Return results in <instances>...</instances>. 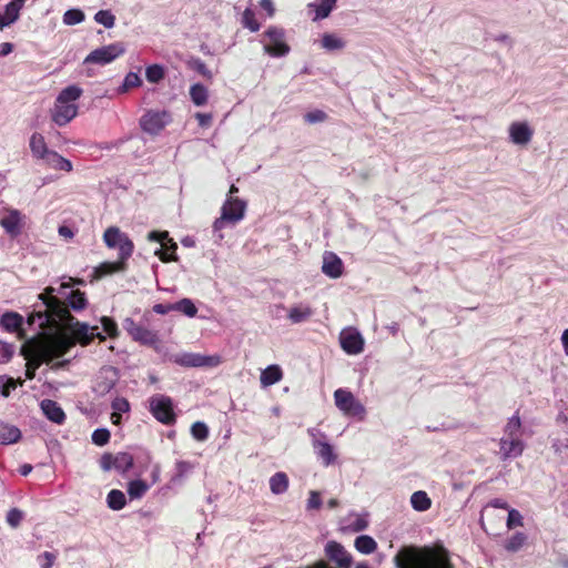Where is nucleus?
<instances>
[{
	"instance_id": "nucleus-1",
	"label": "nucleus",
	"mask_w": 568,
	"mask_h": 568,
	"mask_svg": "<svg viewBox=\"0 0 568 568\" xmlns=\"http://www.w3.org/2000/svg\"><path fill=\"white\" fill-rule=\"evenodd\" d=\"M54 287L48 286L39 295V300L42 301L44 310L34 311L28 317V323L31 325L37 320L40 321V328H49L55 331V334H62L74 341V345L80 343L81 345H89L94 337L104 341L105 337L101 333H94L98 329L97 326L92 327V332H89V326L85 323H81L70 313L67 305L59 297L54 296Z\"/></svg>"
},
{
	"instance_id": "nucleus-2",
	"label": "nucleus",
	"mask_w": 568,
	"mask_h": 568,
	"mask_svg": "<svg viewBox=\"0 0 568 568\" xmlns=\"http://www.w3.org/2000/svg\"><path fill=\"white\" fill-rule=\"evenodd\" d=\"M74 346V341L62 334L48 335L42 339L32 338L21 347V355L27 359L26 377L33 379L42 363H51L62 357Z\"/></svg>"
},
{
	"instance_id": "nucleus-3",
	"label": "nucleus",
	"mask_w": 568,
	"mask_h": 568,
	"mask_svg": "<svg viewBox=\"0 0 568 568\" xmlns=\"http://www.w3.org/2000/svg\"><path fill=\"white\" fill-rule=\"evenodd\" d=\"M396 568H454L443 546H403L394 557Z\"/></svg>"
},
{
	"instance_id": "nucleus-4",
	"label": "nucleus",
	"mask_w": 568,
	"mask_h": 568,
	"mask_svg": "<svg viewBox=\"0 0 568 568\" xmlns=\"http://www.w3.org/2000/svg\"><path fill=\"white\" fill-rule=\"evenodd\" d=\"M103 242L109 248H118L115 262H103L94 268L93 277L100 280L114 273H121L128 268V260L134 252V243L118 226H110L103 233Z\"/></svg>"
},
{
	"instance_id": "nucleus-5",
	"label": "nucleus",
	"mask_w": 568,
	"mask_h": 568,
	"mask_svg": "<svg viewBox=\"0 0 568 568\" xmlns=\"http://www.w3.org/2000/svg\"><path fill=\"white\" fill-rule=\"evenodd\" d=\"M82 92L80 87L72 84L59 93L51 111V118L55 124L63 126L77 116L78 105L74 102L80 99Z\"/></svg>"
},
{
	"instance_id": "nucleus-6",
	"label": "nucleus",
	"mask_w": 568,
	"mask_h": 568,
	"mask_svg": "<svg viewBox=\"0 0 568 568\" xmlns=\"http://www.w3.org/2000/svg\"><path fill=\"white\" fill-rule=\"evenodd\" d=\"M334 403L346 417L363 420L366 416L364 405L346 388H337L334 392Z\"/></svg>"
},
{
	"instance_id": "nucleus-7",
	"label": "nucleus",
	"mask_w": 568,
	"mask_h": 568,
	"mask_svg": "<svg viewBox=\"0 0 568 568\" xmlns=\"http://www.w3.org/2000/svg\"><path fill=\"white\" fill-rule=\"evenodd\" d=\"M246 211V202L236 197L229 196L221 209V216L216 219L213 223V229L219 231L224 227L226 222L235 224L240 222Z\"/></svg>"
},
{
	"instance_id": "nucleus-8",
	"label": "nucleus",
	"mask_w": 568,
	"mask_h": 568,
	"mask_svg": "<svg viewBox=\"0 0 568 568\" xmlns=\"http://www.w3.org/2000/svg\"><path fill=\"white\" fill-rule=\"evenodd\" d=\"M150 412L158 422L164 425H174L176 422L173 402L169 396L156 395L151 397Z\"/></svg>"
},
{
	"instance_id": "nucleus-9",
	"label": "nucleus",
	"mask_w": 568,
	"mask_h": 568,
	"mask_svg": "<svg viewBox=\"0 0 568 568\" xmlns=\"http://www.w3.org/2000/svg\"><path fill=\"white\" fill-rule=\"evenodd\" d=\"M123 327L134 342L158 349L160 338L156 332H153L148 327L135 323L130 317L123 321Z\"/></svg>"
},
{
	"instance_id": "nucleus-10",
	"label": "nucleus",
	"mask_w": 568,
	"mask_h": 568,
	"mask_svg": "<svg viewBox=\"0 0 568 568\" xmlns=\"http://www.w3.org/2000/svg\"><path fill=\"white\" fill-rule=\"evenodd\" d=\"M264 36L268 39V42L264 44V51L271 57H284L291 48L285 41V31L278 27H270Z\"/></svg>"
},
{
	"instance_id": "nucleus-11",
	"label": "nucleus",
	"mask_w": 568,
	"mask_h": 568,
	"mask_svg": "<svg viewBox=\"0 0 568 568\" xmlns=\"http://www.w3.org/2000/svg\"><path fill=\"white\" fill-rule=\"evenodd\" d=\"M125 52V48L121 42L111 43L93 50L83 61L84 64L104 65L111 63Z\"/></svg>"
},
{
	"instance_id": "nucleus-12",
	"label": "nucleus",
	"mask_w": 568,
	"mask_h": 568,
	"mask_svg": "<svg viewBox=\"0 0 568 568\" xmlns=\"http://www.w3.org/2000/svg\"><path fill=\"white\" fill-rule=\"evenodd\" d=\"M171 114L168 111H148L140 120L141 129L155 135L160 133L170 122Z\"/></svg>"
},
{
	"instance_id": "nucleus-13",
	"label": "nucleus",
	"mask_w": 568,
	"mask_h": 568,
	"mask_svg": "<svg viewBox=\"0 0 568 568\" xmlns=\"http://www.w3.org/2000/svg\"><path fill=\"white\" fill-rule=\"evenodd\" d=\"M134 458L131 454L121 452L118 454L104 453L100 458V466L104 471L112 468L120 473H125L133 467Z\"/></svg>"
},
{
	"instance_id": "nucleus-14",
	"label": "nucleus",
	"mask_w": 568,
	"mask_h": 568,
	"mask_svg": "<svg viewBox=\"0 0 568 568\" xmlns=\"http://www.w3.org/2000/svg\"><path fill=\"white\" fill-rule=\"evenodd\" d=\"M54 296L61 301L65 298L68 303L63 302L67 307L73 311H82L87 307L88 301L85 294L80 290H73L69 283H62L59 288H54Z\"/></svg>"
},
{
	"instance_id": "nucleus-15",
	"label": "nucleus",
	"mask_w": 568,
	"mask_h": 568,
	"mask_svg": "<svg viewBox=\"0 0 568 568\" xmlns=\"http://www.w3.org/2000/svg\"><path fill=\"white\" fill-rule=\"evenodd\" d=\"M324 552L326 558L335 564L337 568H352L353 557L341 542L328 541L325 545Z\"/></svg>"
},
{
	"instance_id": "nucleus-16",
	"label": "nucleus",
	"mask_w": 568,
	"mask_h": 568,
	"mask_svg": "<svg viewBox=\"0 0 568 568\" xmlns=\"http://www.w3.org/2000/svg\"><path fill=\"white\" fill-rule=\"evenodd\" d=\"M119 381V372L113 366H104L100 369L94 384L93 392L100 396H104L111 392Z\"/></svg>"
},
{
	"instance_id": "nucleus-17",
	"label": "nucleus",
	"mask_w": 568,
	"mask_h": 568,
	"mask_svg": "<svg viewBox=\"0 0 568 568\" xmlns=\"http://www.w3.org/2000/svg\"><path fill=\"white\" fill-rule=\"evenodd\" d=\"M342 349L348 355H357L364 351V338L361 333L353 327L345 328L339 334Z\"/></svg>"
},
{
	"instance_id": "nucleus-18",
	"label": "nucleus",
	"mask_w": 568,
	"mask_h": 568,
	"mask_svg": "<svg viewBox=\"0 0 568 568\" xmlns=\"http://www.w3.org/2000/svg\"><path fill=\"white\" fill-rule=\"evenodd\" d=\"M7 215L0 219V226L11 237H17L23 226V215L17 209H6Z\"/></svg>"
},
{
	"instance_id": "nucleus-19",
	"label": "nucleus",
	"mask_w": 568,
	"mask_h": 568,
	"mask_svg": "<svg viewBox=\"0 0 568 568\" xmlns=\"http://www.w3.org/2000/svg\"><path fill=\"white\" fill-rule=\"evenodd\" d=\"M322 272L331 278L341 277L344 272L343 261L335 253L325 252L323 256Z\"/></svg>"
},
{
	"instance_id": "nucleus-20",
	"label": "nucleus",
	"mask_w": 568,
	"mask_h": 568,
	"mask_svg": "<svg viewBox=\"0 0 568 568\" xmlns=\"http://www.w3.org/2000/svg\"><path fill=\"white\" fill-rule=\"evenodd\" d=\"M532 135L534 131L526 122H513L509 126V136L515 144H528Z\"/></svg>"
},
{
	"instance_id": "nucleus-21",
	"label": "nucleus",
	"mask_w": 568,
	"mask_h": 568,
	"mask_svg": "<svg viewBox=\"0 0 568 568\" xmlns=\"http://www.w3.org/2000/svg\"><path fill=\"white\" fill-rule=\"evenodd\" d=\"M23 317L17 312H6L0 317V327L9 333H17L20 338L24 336L22 329Z\"/></svg>"
},
{
	"instance_id": "nucleus-22",
	"label": "nucleus",
	"mask_w": 568,
	"mask_h": 568,
	"mask_svg": "<svg viewBox=\"0 0 568 568\" xmlns=\"http://www.w3.org/2000/svg\"><path fill=\"white\" fill-rule=\"evenodd\" d=\"M173 362L185 367H200L205 365H215L219 363V361L213 362L212 357L191 353L175 355L173 357Z\"/></svg>"
},
{
	"instance_id": "nucleus-23",
	"label": "nucleus",
	"mask_w": 568,
	"mask_h": 568,
	"mask_svg": "<svg viewBox=\"0 0 568 568\" xmlns=\"http://www.w3.org/2000/svg\"><path fill=\"white\" fill-rule=\"evenodd\" d=\"M499 446L503 459L518 457L524 452V442L520 437H503Z\"/></svg>"
},
{
	"instance_id": "nucleus-24",
	"label": "nucleus",
	"mask_w": 568,
	"mask_h": 568,
	"mask_svg": "<svg viewBox=\"0 0 568 568\" xmlns=\"http://www.w3.org/2000/svg\"><path fill=\"white\" fill-rule=\"evenodd\" d=\"M41 406V409L43 412V414L45 415V417L55 423V424H63L64 420H65V413L63 412V409L61 408V406L55 402V400H52V399H43L40 404Z\"/></svg>"
},
{
	"instance_id": "nucleus-25",
	"label": "nucleus",
	"mask_w": 568,
	"mask_h": 568,
	"mask_svg": "<svg viewBox=\"0 0 568 568\" xmlns=\"http://www.w3.org/2000/svg\"><path fill=\"white\" fill-rule=\"evenodd\" d=\"M313 448L317 456L322 459L323 465L329 466L335 463L337 456L334 453L333 446L326 440L316 438L313 440Z\"/></svg>"
},
{
	"instance_id": "nucleus-26",
	"label": "nucleus",
	"mask_w": 568,
	"mask_h": 568,
	"mask_svg": "<svg viewBox=\"0 0 568 568\" xmlns=\"http://www.w3.org/2000/svg\"><path fill=\"white\" fill-rule=\"evenodd\" d=\"M27 0H12L6 6L4 16H0V29L13 23L19 19L20 10Z\"/></svg>"
},
{
	"instance_id": "nucleus-27",
	"label": "nucleus",
	"mask_w": 568,
	"mask_h": 568,
	"mask_svg": "<svg viewBox=\"0 0 568 568\" xmlns=\"http://www.w3.org/2000/svg\"><path fill=\"white\" fill-rule=\"evenodd\" d=\"M314 315V310L310 305L297 304L290 308L287 318L293 324H300L308 321Z\"/></svg>"
},
{
	"instance_id": "nucleus-28",
	"label": "nucleus",
	"mask_w": 568,
	"mask_h": 568,
	"mask_svg": "<svg viewBox=\"0 0 568 568\" xmlns=\"http://www.w3.org/2000/svg\"><path fill=\"white\" fill-rule=\"evenodd\" d=\"M43 161L49 168L57 171L71 172L73 169L72 163L68 159L52 150L47 153V156L43 159Z\"/></svg>"
},
{
	"instance_id": "nucleus-29",
	"label": "nucleus",
	"mask_w": 568,
	"mask_h": 568,
	"mask_svg": "<svg viewBox=\"0 0 568 568\" xmlns=\"http://www.w3.org/2000/svg\"><path fill=\"white\" fill-rule=\"evenodd\" d=\"M283 378V371L278 365H270L262 371L260 382L263 387L272 386Z\"/></svg>"
},
{
	"instance_id": "nucleus-30",
	"label": "nucleus",
	"mask_w": 568,
	"mask_h": 568,
	"mask_svg": "<svg viewBox=\"0 0 568 568\" xmlns=\"http://www.w3.org/2000/svg\"><path fill=\"white\" fill-rule=\"evenodd\" d=\"M21 438V430L8 423L0 422V444L10 445L19 442Z\"/></svg>"
},
{
	"instance_id": "nucleus-31",
	"label": "nucleus",
	"mask_w": 568,
	"mask_h": 568,
	"mask_svg": "<svg viewBox=\"0 0 568 568\" xmlns=\"http://www.w3.org/2000/svg\"><path fill=\"white\" fill-rule=\"evenodd\" d=\"M30 149L34 158L43 160L51 150L48 149L44 136L33 133L30 138Z\"/></svg>"
},
{
	"instance_id": "nucleus-32",
	"label": "nucleus",
	"mask_w": 568,
	"mask_h": 568,
	"mask_svg": "<svg viewBox=\"0 0 568 568\" xmlns=\"http://www.w3.org/2000/svg\"><path fill=\"white\" fill-rule=\"evenodd\" d=\"M288 477L283 471H277L270 478V489L275 495L284 494L288 489Z\"/></svg>"
},
{
	"instance_id": "nucleus-33",
	"label": "nucleus",
	"mask_w": 568,
	"mask_h": 568,
	"mask_svg": "<svg viewBox=\"0 0 568 568\" xmlns=\"http://www.w3.org/2000/svg\"><path fill=\"white\" fill-rule=\"evenodd\" d=\"M337 0H322L318 4L310 3L308 8L315 11L314 21L327 18L336 6Z\"/></svg>"
},
{
	"instance_id": "nucleus-34",
	"label": "nucleus",
	"mask_w": 568,
	"mask_h": 568,
	"mask_svg": "<svg viewBox=\"0 0 568 568\" xmlns=\"http://www.w3.org/2000/svg\"><path fill=\"white\" fill-rule=\"evenodd\" d=\"M190 98L196 106H202L207 102L209 91L202 83H195L190 88Z\"/></svg>"
},
{
	"instance_id": "nucleus-35",
	"label": "nucleus",
	"mask_w": 568,
	"mask_h": 568,
	"mask_svg": "<svg viewBox=\"0 0 568 568\" xmlns=\"http://www.w3.org/2000/svg\"><path fill=\"white\" fill-rule=\"evenodd\" d=\"M410 504L415 510L426 511L432 507V499L424 490H417L413 493Z\"/></svg>"
},
{
	"instance_id": "nucleus-36",
	"label": "nucleus",
	"mask_w": 568,
	"mask_h": 568,
	"mask_svg": "<svg viewBox=\"0 0 568 568\" xmlns=\"http://www.w3.org/2000/svg\"><path fill=\"white\" fill-rule=\"evenodd\" d=\"M354 546L357 551L365 555H369L377 549V542L368 535L358 536L354 541Z\"/></svg>"
},
{
	"instance_id": "nucleus-37",
	"label": "nucleus",
	"mask_w": 568,
	"mask_h": 568,
	"mask_svg": "<svg viewBox=\"0 0 568 568\" xmlns=\"http://www.w3.org/2000/svg\"><path fill=\"white\" fill-rule=\"evenodd\" d=\"M162 246L164 251L156 252L162 262L166 263L178 260V256L175 254L178 250V244L173 241V239L169 237L168 241H165Z\"/></svg>"
},
{
	"instance_id": "nucleus-38",
	"label": "nucleus",
	"mask_w": 568,
	"mask_h": 568,
	"mask_svg": "<svg viewBox=\"0 0 568 568\" xmlns=\"http://www.w3.org/2000/svg\"><path fill=\"white\" fill-rule=\"evenodd\" d=\"M149 485L142 479H134L128 484V494L131 499H139L145 495Z\"/></svg>"
},
{
	"instance_id": "nucleus-39",
	"label": "nucleus",
	"mask_w": 568,
	"mask_h": 568,
	"mask_svg": "<svg viewBox=\"0 0 568 568\" xmlns=\"http://www.w3.org/2000/svg\"><path fill=\"white\" fill-rule=\"evenodd\" d=\"M108 506L113 510H121L126 504L125 495L119 489H112L106 496Z\"/></svg>"
},
{
	"instance_id": "nucleus-40",
	"label": "nucleus",
	"mask_w": 568,
	"mask_h": 568,
	"mask_svg": "<svg viewBox=\"0 0 568 568\" xmlns=\"http://www.w3.org/2000/svg\"><path fill=\"white\" fill-rule=\"evenodd\" d=\"M241 23L244 28L251 32H257L261 28V23L256 19L255 12L251 8H246L242 13Z\"/></svg>"
},
{
	"instance_id": "nucleus-41",
	"label": "nucleus",
	"mask_w": 568,
	"mask_h": 568,
	"mask_svg": "<svg viewBox=\"0 0 568 568\" xmlns=\"http://www.w3.org/2000/svg\"><path fill=\"white\" fill-rule=\"evenodd\" d=\"M521 429V420L519 412L517 410L513 417H510L505 425L504 432L506 437H519Z\"/></svg>"
},
{
	"instance_id": "nucleus-42",
	"label": "nucleus",
	"mask_w": 568,
	"mask_h": 568,
	"mask_svg": "<svg viewBox=\"0 0 568 568\" xmlns=\"http://www.w3.org/2000/svg\"><path fill=\"white\" fill-rule=\"evenodd\" d=\"M322 45L327 50H339L344 48L345 43L335 34L325 33L322 38Z\"/></svg>"
},
{
	"instance_id": "nucleus-43",
	"label": "nucleus",
	"mask_w": 568,
	"mask_h": 568,
	"mask_svg": "<svg viewBox=\"0 0 568 568\" xmlns=\"http://www.w3.org/2000/svg\"><path fill=\"white\" fill-rule=\"evenodd\" d=\"M174 310L182 312L189 317H194L197 313V308L194 303L189 298H183L174 305Z\"/></svg>"
},
{
	"instance_id": "nucleus-44",
	"label": "nucleus",
	"mask_w": 568,
	"mask_h": 568,
	"mask_svg": "<svg viewBox=\"0 0 568 568\" xmlns=\"http://www.w3.org/2000/svg\"><path fill=\"white\" fill-rule=\"evenodd\" d=\"M84 13L79 9H69L63 14V22L68 26H74L84 20Z\"/></svg>"
},
{
	"instance_id": "nucleus-45",
	"label": "nucleus",
	"mask_w": 568,
	"mask_h": 568,
	"mask_svg": "<svg viewBox=\"0 0 568 568\" xmlns=\"http://www.w3.org/2000/svg\"><path fill=\"white\" fill-rule=\"evenodd\" d=\"M146 80L151 83H158L164 78V70L159 64H153L146 68Z\"/></svg>"
},
{
	"instance_id": "nucleus-46",
	"label": "nucleus",
	"mask_w": 568,
	"mask_h": 568,
	"mask_svg": "<svg viewBox=\"0 0 568 568\" xmlns=\"http://www.w3.org/2000/svg\"><path fill=\"white\" fill-rule=\"evenodd\" d=\"M141 83H142V80L138 73L129 72L124 78L122 87L120 88V92H126L130 89L138 88L141 85Z\"/></svg>"
},
{
	"instance_id": "nucleus-47",
	"label": "nucleus",
	"mask_w": 568,
	"mask_h": 568,
	"mask_svg": "<svg viewBox=\"0 0 568 568\" xmlns=\"http://www.w3.org/2000/svg\"><path fill=\"white\" fill-rule=\"evenodd\" d=\"M94 20L105 28H112L115 22V17L109 10H100L95 13Z\"/></svg>"
},
{
	"instance_id": "nucleus-48",
	"label": "nucleus",
	"mask_w": 568,
	"mask_h": 568,
	"mask_svg": "<svg viewBox=\"0 0 568 568\" xmlns=\"http://www.w3.org/2000/svg\"><path fill=\"white\" fill-rule=\"evenodd\" d=\"M191 434L196 440H205L209 437V428L203 422H195L191 426Z\"/></svg>"
},
{
	"instance_id": "nucleus-49",
	"label": "nucleus",
	"mask_w": 568,
	"mask_h": 568,
	"mask_svg": "<svg viewBox=\"0 0 568 568\" xmlns=\"http://www.w3.org/2000/svg\"><path fill=\"white\" fill-rule=\"evenodd\" d=\"M91 438L97 446H104L110 442L111 434L106 428H98L92 433Z\"/></svg>"
},
{
	"instance_id": "nucleus-50",
	"label": "nucleus",
	"mask_w": 568,
	"mask_h": 568,
	"mask_svg": "<svg viewBox=\"0 0 568 568\" xmlns=\"http://www.w3.org/2000/svg\"><path fill=\"white\" fill-rule=\"evenodd\" d=\"M101 324H102L103 331L110 337H112V338L118 337L119 329H118V325L114 320H112L111 317H108V316H102Z\"/></svg>"
},
{
	"instance_id": "nucleus-51",
	"label": "nucleus",
	"mask_w": 568,
	"mask_h": 568,
	"mask_svg": "<svg viewBox=\"0 0 568 568\" xmlns=\"http://www.w3.org/2000/svg\"><path fill=\"white\" fill-rule=\"evenodd\" d=\"M111 407L114 413L122 414L130 412L131 405L125 397H115L111 403Z\"/></svg>"
},
{
	"instance_id": "nucleus-52",
	"label": "nucleus",
	"mask_w": 568,
	"mask_h": 568,
	"mask_svg": "<svg viewBox=\"0 0 568 568\" xmlns=\"http://www.w3.org/2000/svg\"><path fill=\"white\" fill-rule=\"evenodd\" d=\"M23 519V513L18 508H12L7 514V523L13 527L17 528Z\"/></svg>"
},
{
	"instance_id": "nucleus-53",
	"label": "nucleus",
	"mask_w": 568,
	"mask_h": 568,
	"mask_svg": "<svg viewBox=\"0 0 568 568\" xmlns=\"http://www.w3.org/2000/svg\"><path fill=\"white\" fill-rule=\"evenodd\" d=\"M304 120L310 124L324 122L327 120V114L322 110H313L304 115Z\"/></svg>"
},
{
	"instance_id": "nucleus-54",
	"label": "nucleus",
	"mask_w": 568,
	"mask_h": 568,
	"mask_svg": "<svg viewBox=\"0 0 568 568\" xmlns=\"http://www.w3.org/2000/svg\"><path fill=\"white\" fill-rule=\"evenodd\" d=\"M13 345L0 341V362L7 363L13 355Z\"/></svg>"
},
{
	"instance_id": "nucleus-55",
	"label": "nucleus",
	"mask_w": 568,
	"mask_h": 568,
	"mask_svg": "<svg viewBox=\"0 0 568 568\" xmlns=\"http://www.w3.org/2000/svg\"><path fill=\"white\" fill-rule=\"evenodd\" d=\"M321 506H322L321 494L318 491H316V490H311L308 499H307L306 508L308 510H311V509H320Z\"/></svg>"
},
{
	"instance_id": "nucleus-56",
	"label": "nucleus",
	"mask_w": 568,
	"mask_h": 568,
	"mask_svg": "<svg viewBox=\"0 0 568 568\" xmlns=\"http://www.w3.org/2000/svg\"><path fill=\"white\" fill-rule=\"evenodd\" d=\"M524 542L525 536L521 532H518L507 542L506 548L508 550L516 551L524 545Z\"/></svg>"
},
{
	"instance_id": "nucleus-57",
	"label": "nucleus",
	"mask_w": 568,
	"mask_h": 568,
	"mask_svg": "<svg viewBox=\"0 0 568 568\" xmlns=\"http://www.w3.org/2000/svg\"><path fill=\"white\" fill-rule=\"evenodd\" d=\"M55 558V555L50 551H44L38 557L41 568H52Z\"/></svg>"
},
{
	"instance_id": "nucleus-58",
	"label": "nucleus",
	"mask_w": 568,
	"mask_h": 568,
	"mask_svg": "<svg viewBox=\"0 0 568 568\" xmlns=\"http://www.w3.org/2000/svg\"><path fill=\"white\" fill-rule=\"evenodd\" d=\"M169 232L166 231H163V232H160V231H152L148 234V239L150 241H154V242H160L162 245L165 241H168L169 239Z\"/></svg>"
},
{
	"instance_id": "nucleus-59",
	"label": "nucleus",
	"mask_w": 568,
	"mask_h": 568,
	"mask_svg": "<svg viewBox=\"0 0 568 568\" xmlns=\"http://www.w3.org/2000/svg\"><path fill=\"white\" fill-rule=\"evenodd\" d=\"M195 119L197 120L200 126L207 128L211 125L213 116L211 113L197 112L195 114Z\"/></svg>"
},
{
	"instance_id": "nucleus-60",
	"label": "nucleus",
	"mask_w": 568,
	"mask_h": 568,
	"mask_svg": "<svg viewBox=\"0 0 568 568\" xmlns=\"http://www.w3.org/2000/svg\"><path fill=\"white\" fill-rule=\"evenodd\" d=\"M368 526V523L363 517H356L355 520L351 524V528L353 531H362L365 530Z\"/></svg>"
},
{
	"instance_id": "nucleus-61",
	"label": "nucleus",
	"mask_w": 568,
	"mask_h": 568,
	"mask_svg": "<svg viewBox=\"0 0 568 568\" xmlns=\"http://www.w3.org/2000/svg\"><path fill=\"white\" fill-rule=\"evenodd\" d=\"M260 7L266 11L268 17H273L275 13V7L272 0H260Z\"/></svg>"
},
{
	"instance_id": "nucleus-62",
	"label": "nucleus",
	"mask_w": 568,
	"mask_h": 568,
	"mask_svg": "<svg viewBox=\"0 0 568 568\" xmlns=\"http://www.w3.org/2000/svg\"><path fill=\"white\" fill-rule=\"evenodd\" d=\"M17 387V382L13 378H9L2 386L1 394L8 397L12 389Z\"/></svg>"
},
{
	"instance_id": "nucleus-63",
	"label": "nucleus",
	"mask_w": 568,
	"mask_h": 568,
	"mask_svg": "<svg viewBox=\"0 0 568 568\" xmlns=\"http://www.w3.org/2000/svg\"><path fill=\"white\" fill-rule=\"evenodd\" d=\"M58 233L65 240H71L74 236V232L67 225L59 226Z\"/></svg>"
},
{
	"instance_id": "nucleus-64",
	"label": "nucleus",
	"mask_w": 568,
	"mask_h": 568,
	"mask_svg": "<svg viewBox=\"0 0 568 568\" xmlns=\"http://www.w3.org/2000/svg\"><path fill=\"white\" fill-rule=\"evenodd\" d=\"M515 521L516 524L521 525L519 513L516 509H511L508 514V526L511 527Z\"/></svg>"
}]
</instances>
